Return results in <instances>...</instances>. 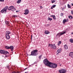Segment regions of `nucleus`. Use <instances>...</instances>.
I'll list each match as a JSON object with an SVG mask.
<instances>
[{"label":"nucleus","mask_w":73,"mask_h":73,"mask_svg":"<svg viewBox=\"0 0 73 73\" xmlns=\"http://www.w3.org/2000/svg\"><path fill=\"white\" fill-rule=\"evenodd\" d=\"M43 62L45 65L49 66L50 68H56L57 66V64L50 62L47 59L44 60Z\"/></svg>","instance_id":"f257e3e1"},{"label":"nucleus","mask_w":73,"mask_h":73,"mask_svg":"<svg viewBox=\"0 0 73 73\" xmlns=\"http://www.w3.org/2000/svg\"><path fill=\"white\" fill-rule=\"evenodd\" d=\"M29 56H37V50H33L31 52V54L29 55Z\"/></svg>","instance_id":"f03ea898"},{"label":"nucleus","mask_w":73,"mask_h":73,"mask_svg":"<svg viewBox=\"0 0 73 73\" xmlns=\"http://www.w3.org/2000/svg\"><path fill=\"white\" fill-rule=\"evenodd\" d=\"M8 8V6H6L1 11V13H7V11Z\"/></svg>","instance_id":"7ed1b4c3"},{"label":"nucleus","mask_w":73,"mask_h":73,"mask_svg":"<svg viewBox=\"0 0 73 73\" xmlns=\"http://www.w3.org/2000/svg\"><path fill=\"white\" fill-rule=\"evenodd\" d=\"M48 46H50V48H51V49H56L57 48L56 45H55V44H48Z\"/></svg>","instance_id":"20e7f679"},{"label":"nucleus","mask_w":73,"mask_h":73,"mask_svg":"<svg viewBox=\"0 0 73 73\" xmlns=\"http://www.w3.org/2000/svg\"><path fill=\"white\" fill-rule=\"evenodd\" d=\"M0 53L1 54H9V52L8 51H6L3 50H0Z\"/></svg>","instance_id":"39448f33"},{"label":"nucleus","mask_w":73,"mask_h":73,"mask_svg":"<svg viewBox=\"0 0 73 73\" xmlns=\"http://www.w3.org/2000/svg\"><path fill=\"white\" fill-rule=\"evenodd\" d=\"M59 73H66V70L64 69H63L62 70H59Z\"/></svg>","instance_id":"423d86ee"},{"label":"nucleus","mask_w":73,"mask_h":73,"mask_svg":"<svg viewBox=\"0 0 73 73\" xmlns=\"http://www.w3.org/2000/svg\"><path fill=\"white\" fill-rule=\"evenodd\" d=\"M66 32H64L62 33H58L56 35V36H58L59 37H60L62 35H64L65 33H66Z\"/></svg>","instance_id":"0eeeda50"},{"label":"nucleus","mask_w":73,"mask_h":73,"mask_svg":"<svg viewBox=\"0 0 73 73\" xmlns=\"http://www.w3.org/2000/svg\"><path fill=\"white\" fill-rule=\"evenodd\" d=\"M29 10L28 9L25 10V13H24V15H28L29 13Z\"/></svg>","instance_id":"6e6552de"},{"label":"nucleus","mask_w":73,"mask_h":73,"mask_svg":"<svg viewBox=\"0 0 73 73\" xmlns=\"http://www.w3.org/2000/svg\"><path fill=\"white\" fill-rule=\"evenodd\" d=\"M14 49V47L13 46H11L9 47V49H11L12 52H13V50Z\"/></svg>","instance_id":"1a4fd4ad"},{"label":"nucleus","mask_w":73,"mask_h":73,"mask_svg":"<svg viewBox=\"0 0 73 73\" xmlns=\"http://www.w3.org/2000/svg\"><path fill=\"white\" fill-rule=\"evenodd\" d=\"M11 11H16V9L15 8V7H14L13 6H11Z\"/></svg>","instance_id":"9d476101"},{"label":"nucleus","mask_w":73,"mask_h":73,"mask_svg":"<svg viewBox=\"0 0 73 73\" xmlns=\"http://www.w3.org/2000/svg\"><path fill=\"white\" fill-rule=\"evenodd\" d=\"M6 39L7 40H9L10 39V36L9 35H5Z\"/></svg>","instance_id":"9b49d317"},{"label":"nucleus","mask_w":73,"mask_h":73,"mask_svg":"<svg viewBox=\"0 0 73 73\" xmlns=\"http://www.w3.org/2000/svg\"><path fill=\"white\" fill-rule=\"evenodd\" d=\"M61 50H62V49L60 48L57 50V54H58V53H60V52H61Z\"/></svg>","instance_id":"f8f14e48"},{"label":"nucleus","mask_w":73,"mask_h":73,"mask_svg":"<svg viewBox=\"0 0 73 73\" xmlns=\"http://www.w3.org/2000/svg\"><path fill=\"white\" fill-rule=\"evenodd\" d=\"M9 34H11V32L8 31H7L6 32V35H9Z\"/></svg>","instance_id":"ddd939ff"},{"label":"nucleus","mask_w":73,"mask_h":73,"mask_svg":"<svg viewBox=\"0 0 73 73\" xmlns=\"http://www.w3.org/2000/svg\"><path fill=\"white\" fill-rule=\"evenodd\" d=\"M44 33L46 35H48V34L50 33V32L48 31H46L44 32Z\"/></svg>","instance_id":"4468645a"},{"label":"nucleus","mask_w":73,"mask_h":73,"mask_svg":"<svg viewBox=\"0 0 73 73\" xmlns=\"http://www.w3.org/2000/svg\"><path fill=\"white\" fill-rule=\"evenodd\" d=\"M69 56L73 58V52H71Z\"/></svg>","instance_id":"2eb2a0df"},{"label":"nucleus","mask_w":73,"mask_h":73,"mask_svg":"<svg viewBox=\"0 0 73 73\" xmlns=\"http://www.w3.org/2000/svg\"><path fill=\"white\" fill-rule=\"evenodd\" d=\"M5 24H7L8 26H9V22L7 21H5Z\"/></svg>","instance_id":"dca6fc26"},{"label":"nucleus","mask_w":73,"mask_h":73,"mask_svg":"<svg viewBox=\"0 0 73 73\" xmlns=\"http://www.w3.org/2000/svg\"><path fill=\"white\" fill-rule=\"evenodd\" d=\"M50 17H52L54 20H56V16L54 15H51Z\"/></svg>","instance_id":"f3484780"},{"label":"nucleus","mask_w":73,"mask_h":73,"mask_svg":"<svg viewBox=\"0 0 73 73\" xmlns=\"http://www.w3.org/2000/svg\"><path fill=\"white\" fill-rule=\"evenodd\" d=\"M64 48L65 49H66V50H67V49H68V46L66 45V44H65L64 45Z\"/></svg>","instance_id":"a211bd4d"},{"label":"nucleus","mask_w":73,"mask_h":73,"mask_svg":"<svg viewBox=\"0 0 73 73\" xmlns=\"http://www.w3.org/2000/svg\"><path fill=\"white\" fill-rule=\"evenodd\" d=\"M56 6V5H53V6H52V7H51V9H53V8H55Z\"/></svg>","instance_id":"6ab92c4d"},{"label":"nucleus","mask_w":73,"mask_h":73,"mask_svg":"<svg viewBox=\"0 0 73 73\" xmlns=\"http://www.w3.org/2000/svg\"><path fill=\"white\" fill-rule=\"evenodd\" d=\"M21 1V0H19L17 1V4H19L20 3Z\"/></svg>","instance_id":"aec40b11"},{"label":"nucleus","mask_w":73,"mask_h":73,"mask_svg":"<svg viewBox=\"0 0 73 73\" xmlns=\"http://www.w3.org/2000/svg\"><path fill=\"white\" fill-rule=\"evenodd\" d=\"M5 48H6V49H9V47L8 46H5Z\"/></svg>","instance_id":"412c9836"},{"label":"nucleus","mask_w":73,"mask_h":73,"mask_svg":"<svg viewBox=\"0 0 73 73\" xmlns=\"http://www.w3.org/2000/svg\"><path fill=\"white\" fill-rule=\"evenodd\" d=\"M67 7L68 8H71V6L69 5V4H68Z\"/></svg>","instance_id":"4be33fe9"},{"label":"nucleus","mask_w":73,"mask_h":73,"mask_svg":"<svg viewBox=\"0 0 73 73\" xmlns=\"http://www.w3.org/2000/svg\"><path fill=\"white\" fill-rule=\"evenodd\" d=\"M70 42H71V43H73V39H70Z\"/></svg>","instance_id":"5701e85b"},{"label":"nucleus","mask_w":73,"mask_h":73,"mask_svg":"<svg viewBox=\"0 0 73 73\" xmlns=\"http://www.w3.org/2000/svg\"><path fill=\"white\" fill-rule=\"evenodd\" d=\"M69 18L70 19H73V17L72 16H70L69 17Z\"/></svg>","instance_id":"b1692460"},{"label":"nucleus","mask_w":73,"mask_h":73,"mask_svg":"<svg viewBox=\"0 0 73 73\" xmlns=\"http://www.w3.org/2000/svg\"><path fill=\"white\" fill-rule=\"evenodd\" d=\"M66 21V19H64L63 21V23L64 24L65 23V22Z\"/></svg>","instance_id":"393cba45"},{"label":"nucleus","mask_w":73,"mask_h":73,"mask_svg":"<svg viewBox=\"0 0 73 73\" xmlns=\"http://www.w3.org/2000/svg\"><path fill=\"white\" fill-rule=\"evenodd\" d=\"M48 20H50V21H52V19L48 17Z\"/></svg>","instance_id":"a878e982"},{"label":"nucleus","mask_w":73,"mask_h":73,"mask_svg":"<svg viewBox=\"0 0 73 73\" xmlns=\"http://www.w3.org/2000/svg\"><path fill=\"white\" fill-rule=\"evenodd\" d=\"M11 6H10L8 8V10H9V11H11Z\"/></svg>","instance_id":"bb28decb"},{"label":"nucleus","mask_w":73,"mask_h":73,"mask_svg":"<svg viewBox=\"0 0 73 73\" xmlns=\"http://www.w3.org/2000/svg\"><path fill=\"white\" fill-rule=\"evenodd\" d=\"M61 41H60L58 43V45H60V44H61Z\"/></svg>","instance_id":"cd10ccee"},{"label":"nucleus","mask_w":73,"mask_h":73,"mask_svg":"<svg viewBox=\"0 0 73 73\" xmlns=\"http://www.w3.org/2000/svg\"><path fill=\"white\" fill-rule=\"evenodd\" d=\"M60 16H61V17H62L64 16V14L62 13H60Z\"/></svg>","instance_id":"c85d7f7f"},{"label":"nucleus","mask_w":73,"mask_h":73,"mask_svg":"<svg viewBox=\"0 0 73 73\" xmlns=\"http://www.w3.org/2000/svg\"><path fill=\"white\" fill-rule=\"evenodd\" d=\"M4 0H0V2H4Z\"/></svg>","instance_id":"c756f323"},{"label":"nucleus","mask_w":73,"mask_h":73,"mask_svg":"<svg viewBox=\"0 0 73 73\" xmlns=\"http://www.w3.org/2000/svg\"><path fill=\"white\" fill-rule=\"evenodd\" d=\"M11 73H17V72L14 71L12 72Z\"/></svg>","instance_id":"7c9ffc66"},{"label":"nucleus","mask_w":73,"mask_h":73,"mask_svg":"<svg viewBox=\"0 0 73 73\" xmlns=\"http://www.w3.org/2000/svg\"><path fill=\"white\" fill-rule=\"evenodd\" d=\"M56 2V1H53L52 2V3H55Z\"/></svg>","instance_id":"2f4dec72"},{"label":"nucleus","mask_w":73,"mask_h":73,"mask_svg":"<svg viewBox=\"0 0 73 73\" xmlns=\"http://www.w3.org/2000/svg\"><path fill=\"white\" fill-rule=\"evenodd\" d=\"M41 57H42V55L39 56V58H40H40H41Z\"/></svg>","instance_id":"473e14b6"},{"label":"nucleus","mask_w":73,"mask_h":73,"mask_svg":"<svg viewBox=\"0 0 73 73\" xmlns=\"http://www.w3.org/2000/svg\"><path fill=\"white\" fill-rule=\"evenodd\" d=\"M37 64V62L36 61L34 63V64L35 65V64Z\"/></svg>","instance_id":"72a5a7b5"},{"label":"nucleus","mask_w":73,"mask_h":73,"mask_svg":"<svg viewBox=\"0 0 73 73\" xmlns=\"http://www.w3.org/2000/svg\"><path fill=\"white\" fill-rule=\"evenodd\" d=\"M71 13L72 15H73V11H71Z\"/></svg>","instance_id":"f704fd0d"},{"label":"nucleus","mask_w":73,"mask_h":73,"mask_svg":"<svg viewBox=\"0 0 73 73\" xmlns=\"http://www.w3.org/2000/svg\"><path fill=\"white\" fill-rule=\"evenodd\" d=\"M13 17H16V16L13 15Z\"/></svg>","instance_id":"c9c22d12"},{"label":"nucleus","mask_w":73,"mask_h":73,"mask_svg":"<svg viewBox=\"0 0 73 73\" xmlns=\"http://www.w3.org/2000/svg\"><path fill=\"white\" fill-rule=\"evenodd\" d=\"M40 8L41 9H42V8H43V7H42L41 6H40Z\"/></svg>","instance_id":"e433bc0d"},{"label":"nucleus","mask_w":73,"mask_h":73,"mask_svg":"<svg viewBox=\"0 0 73 73\" xmlns=\"http://www.w3.org/2000/svg\"><path fill=\"white\" fill-rule=\"evenodd\" d=\"M7 68L9 69V66H7Z\"/></svg>","instance_id":"4c0bfd02"},{"label":"nucleus","mask_w":73,"mask_h":73,"mask_svg":"<svg viewBox=\"0 0 73 73\" xmlns=\"http://www.w3.org/2000/svg\"><path fill=\"white\" fill-rule=\"evenodd\" d=\"M27 68H26L24 70H26V69H27Z\"/></svg>","instance_id":"58836bf2"},{"label":"nucleus","mask_w":73,"mask_h":73,"mask_svg":"<svg viewBox=\"0 0 73 73\" xmlns=\"http://www.w3.org/2000/svg\"><path fill=\"white\" fill-rule=\"evenodd\" d=\"M71 5L72 6H73V3Z\"/></svg>","instance_id":"ea45409f"},{"label":"nucleus","mask_w":73,"mask_h":73,"mask_svg":"<svg viewBox=\"0 0 73 73\" xmlns=\"http://www.w3.org/2000/svg\"><path fill=\"white\" fill-rule=\"evenodd\" d=\"M32 35H31V39H32Z\"/></svg>","instance_id":"a19ab883"},{"label":"nucleus","mask_w":73,"mask_h":73,"mask_svg":"<svg viewBox=\"0 0 73 73\" xmlns=\"http://www.w3.org/2000/svg\"><path fill=\"white\" fill-rule=\"evenodd\" d=\"M17 73H19V71H17Z\"/></svg>","instance_id":"79ce46f5"},{"label":"nucleus","mask_w":73,"mask_h":73,"mask_svg":"<svg viewBox=\"0 0 73 73\" xmlns=\"http://www.w3.org/2000/svg\"><path fill=\"white\" fill-rule=\"evenodd\" d=\"M71 34H72V35H73V33H71Z\"/></svg>","instance_id":"37998d69"},{"label":"nucleus","mask_w":73,"mask_h":73,"mask_svg":"<svg viewBox=\"0 0 73 73\" xmlns=\"http://www.w3.org/2000/svg\"><path fill=\"white\" fill-rule=\"evenodd\" d=\"M16 12H18V11H16Z\"/></svg>","instance_id":"c03bdc74"},{"label":"nucleus","mask_w":73,"mask_h":73,"mask_svg":"<svg viewBox=\"0 0 73 73\" xmlns=\"http://www.w3.org/2000/svg\"><path fill=\"white\" fill-rule=\"evenodd\" d=\"M68 21V20H66V22H67Z\"/></svg>","instance_id":"a18cd8bd"},{"label":"nucleus","mask_w":73,"mask_h":73,"mask_svg":"<svg viewBox=\"0 0 73 73\" xmlns=\"http://www.w3.org/2000/svg\"><path fill=\"white\" fill-rule=\"evenodd\" d=\"M25 73H27V72H25Z\"/></svg>","instance_id":"49530a36"},{"label":"nucleus","mask_w":73,"mask_h":73,"mask_svg":"<svg viewBox=\"0 0 73 73\" xmlns=\"http://www.w3.org/2000/svg\"><path fill=\"white\" fill-rule=\"evenodd\" d=\"M62 9H64V8H62Z\"/></svg>","instance_id":"de8ad7c7"},{"label":"nucleus","mask_w":73,"mask_h":73,"mask_svg":"<svg viewBox=\"0 0 73 73\" xmlns=\"http://www.w3.org/2000/svg\"><path fill=\"white\" fill-rule=\"evenodd\" d=\"M50 15V14H49V15Z\"/></svg>","instance_id":"09e8293b"},{"label":"nucleus","mask_w":73,"mask_h":73,"mask_svg":"<svg viewBox=\"0 0 73 73\" xmlns=\"http://www.w3.org/2000/svg\"><path fill=\"white\" fill-rule=\"evenodd\" d=\"M37 52H38V51H37Z\"/></svg>","instance_id":"8fccbe9b"},{"label":"nucleus","mask_w":73,"mask_h":73,"mask_svg":"<svg viewBox=\"0 0 73 73\" xmlns=\"http://www.w3.org/2000/svg\"><path fill=\"white\" fill-rule=\"evenodd\" d=\"M65 7H66V6H65Z\"/></svg>","instance_id":"3c124183"}]
</instances>
